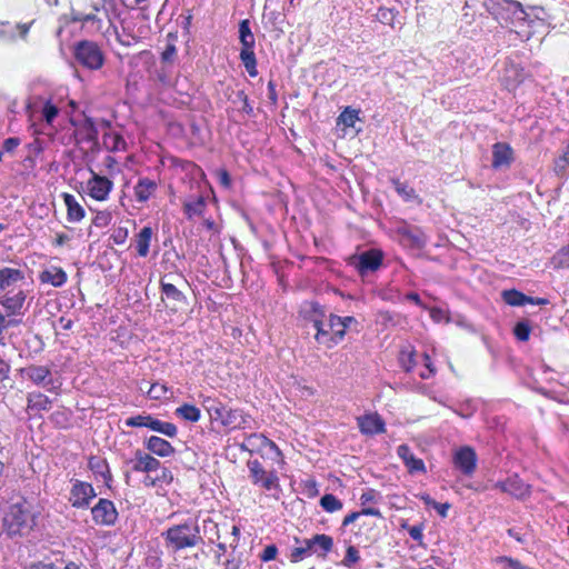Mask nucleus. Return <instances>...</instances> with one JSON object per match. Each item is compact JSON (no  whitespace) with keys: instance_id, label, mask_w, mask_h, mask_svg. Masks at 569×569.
<instances>
[{"instance_id":"nucleus-14","label":"nucleus","mask_w":569,"mask_h":569,"mask_svg":"<svg viewBox=\"0 0 569 569\" xmlns=\"http://www.w3.org/2000/svg\"><path fill=\"white\" fill-rule=\"evenodd\" d=\"M496 488L502 492L509 493L517 499H523L530 493V486L525 483L518 475L508 477L503 481H498L495 485Z\"/></svg>"},{"instance_id":"nucleus-33","label":"nucleus","mask_w":569,"mask_h":569,"mask_svg":"<svg viewBox=\"0 0 569 569\" xmlns=\"http://www.w3.org/2000/svg\"><path fill=\"white\" fill-rule=\"evenodd\" d=\"M502 299L509 306L520 307L532 301V297H528L515 289L502 291Z\"/></svg>"},{"instance_id":"nucleus-24","label":"nucleus","mask_w":569,"mask_h":569,"mask_svg":"<svg viewBox=\"0 0 569 569\" xmlns=\"http://www.w3.org/2000/svg\"><path fill=\"white\" fill-rule=\"evenodd\" d=\"M512 159V149L507 143H496L492 150V166L495 168L509 166Z\"/></svg>"},{"instance_id":"nucleus-34","label":"nucleus","mask_w":569,"mask_h":569,"mask_svg":"<svg viewBox=\"0 0 569 569\" xmlns=\"http://www.w3.org/2000/svg\"><path fill=\"white\" fill-rule=\"evenodd\" d=\"M51 407L50 399L40 393L33 392L28 396V408L33 411L49 410Z\"/></svg>"},{"instance_id":"nucleus-13","label":"nucleus","mask_w":569,"mask_h":569,"mask_svg":"<svg viewBox=\"0 0 569 569\" xmlns=\"http://www.w3.org/2000/svg\"><path fill=\"white\" fill-rule=\"evenodd\" d=\"M92 518L97 525L111 526L116 522L118 512L112 501L100 499L91 509Z\"/></svg>"},{"instance_id":"nucleus-15","label":"nucleus","mask_w":569,"mask_h":569,"mask_svg":"<svg viewBox=\"0 0 569 569\" xmlns=\"http://www.w3.org/2000/svg\"><path fill=\"white\" fill-rule=\"evenodd\" d=\"M160 286L162 299L168 300L167 307L172 311H178L187 305V297L174 284L167 282L163 278L161 279Z\"/></svg>"},{"instance_id":"nucleus-64","label":"nucleus","mask_w":569,"mask_h":569,"mask_svg":"<svg viewBox=\"0 0 569 569\" xmlns=\"http://www.w3.org/2000/svg\"><path fill=\"white\" fill-rule=\"evenodd\" d=\"M430 316L435 321H441L445 317L443 311L439 308H432L430 310Z\"/></svg>"},{"instance_id":"nucleus-35","label":"nucleus","mask_w":569,"mask_h":569,"mask_svg":"<svg viewBox=\"0 0 569 569\" xmlns=\"http://www.w3.org/2000/svg\"><path fill=\"white\" fill-rule=\"evenodd\" d=\"M240 59L249 76L256 77L258 74V70L253 48H242L240 51Z\"/></svg>"},{"instance_id":"nucleus-22","label":"nucleus","mask_w":569,"mask_h":569,"mask_svg":"<svg viewBox=\"0 0 569 569\" xmlns=\"http://www.w3.org/2000/svg\"><path fill=\"white\" fill-rule=\"evenodd\" d=\"M146 448L159 457H169L174 452V448L169 441L157 436H151L146 441Z\"/></svg>"},{"instance_id":"nucleus-29","label":"nucleus","mask_w":569,"mask_h":569,"mask_svg":"<svg viewBox=\"0 0 569 569\" xmlns=\"http://www.w3.org/2000/svg\"><path fill=\"white\" fill-rule=\"evenodd\" d=\"M152 228L143 227L136 237V249L140 257H147L152 238Z\"/></svg>"},{"instance_id":"nucleus-1","label":"nucleus","mask_w":569,"mask_h":569,"mask_svg":"<svg viewBox=\"0 0 569 569\" xmlns=\"http://www.w3.org/2000/svg\"><path fill=\"white\" fill-rule=\"evenodd\" d=\"M162 537L166 546L174 552L203 543L199 525L194 519H188L182 523L169 527L162 532Z\"/></svg>"},{"instance_id":"nucleus-30","label":"nucleus","mask_w":569,"mask_h":569,"mask_svg":"<svg viewBox=\"0 0 569 569\" xmlns=\"http://www.w3.org/2000/svg\"><path fill=\"white\" fill-rule=\"evenodd\" d=\"M328 328L331 331L330 339L333 346L339 343L346 335V329L342 323V317L330 315L328 318Z\"/></svg>"},{"instance_id":"nucleus-39","label":"nucleus","mask_w":569,"mask_h":569,"mask_svg":"<svg viewBox=\"0 0 569 569\" xmlns=\"http://www.w3.org/2000/svg\"><path fill=\"white\" fill-rule=\"evenodd\" d=\"M320 506L327 512H335L342 509V502L331 493H326L321 497Z\"/></svg>"},{"instance_id":"nucleus-36","label":"nucleus","mask_w":569,"mask_h":569,"mask_svg":"<svg viewBox=\"0 0 569 569\" xmlns=\"http://www.w3.org/2000/svg\"><path fill=\"white\" fill-rule=\"evenodd\" d=\"M312 553H317V549L313 550L310 539H305L303 541H301V545L299 547H295L291 550L290 558L291 561L298 562L305 559L306 557L311 556Z\"/></svg>"},{"instance_id":"nucleus-42","label":"nucleus","mask_w":569,"mask_h":569,"mask_svg":"<svg viewBox=\"0 0 569 569\" xmlns=\"http://www.w3.org/2000/svg\"><path fill=\"white\" fill-rule=\"evenodd\" d=\"M569 167V144L566 147L563 153L555 161V171L558 176H565Z\"/></svg>"},{"instance_id":"nucleus-58","label":"nucleus","mask_w":569,"mask_h":569,"mask_svg":"<svg viewBox=\"0 0 569 569\" xmlns=\"http://www.w3.org/2000/svg\"><path fill=\"white\" fill-rule=\"evenodd\" d=\"M19 323H20V320L7 319L6 316L0 311V327L10 328V327H16Z\"/></svg>"},{"instance_id":"nucleus-43","label":"nucleus","mask_w":569,"mask_h":569,"mask_svg":"<svg viewBox=\"0 0 569 569\" xmlns=\"http://www.w3.org/2000/svg\"><path fill=\"white\" fill-rule=\"evenodd\" d=\"M392 184L397 193L402 197L406 201H409L416 198L415 190L409 187L407 183L400 182L399 180L393 179Z\"/></svg>"},{"instance_id":"nucleus-10","label":"nucleus","mask_w":569,"mask_h":569,"mask_svg":"<svg viewBox=\"0 0 569 569\" xmlns=\"http://www.w3.org/2000/svg\"><path fill=\"white\" fill-rule=\"evenodd\" d=\"M310 307L312 310L311 322L313 328L317 330L316 340L328 348L333 347L330 339L331 331L328 328V320L322 319L325 317L322 307L319 303H310Z\"/></svg>"},{"instance_id":"nucleus-45","label":"nucleus","mask_w":569,"mask_h":569,"mask_svg":"<svg viewBox=\"0 0 569 569\" xmlns=\"http://www.w3.org/2000/svg\"><path fill=\"white\" fill-rule=\"evenodd\" d=\"M89 467L96 473L101 475L104 479L110 473L107 462L100 458L92 457L89 460Z\"/></svg>"},{"instance_id":"nucleus-6","label":"nucleus","mask_w":569,"mask_h":569,"mask_svg":"<svg viewBox=\"0 0 569 569\" xmlns=\"http://www.w3.org/2000/svg\"><path fill=\"white\" fill-rule=\"evenodd\" d=\"M126 426L133 428L147 427L150 430L162 433L169 438L176 437L178 432L176 425L161 421L151 415H138L130 417L126 420Z\"/></svg>"},{"instance_id":"nucleus-63","label":"nucleus","mask_w":569,"mask_h":569,"mask_svg":"<svg viewBox=\"0 0 569 569\" xmlns=\"http://www.w3.org/2000/svg\"><path fill=\"white\" fill-rule=\"evenodd\" d=\"M142 482H143V485L146 487H157V486H159L158 481L156 480V477L152 476L151 473H147V476L144 477Z\"/></svg>"},{"instance_id":"nucleus-47","label":"nucleus","mask_w":569,"mask_h":569,"mask_svg":"<svg viewBox=\"0 0 569 569\" xmlns=\"http://www.w3.org/2000/svg\"><path fill=\"white\" fill-rule=\"evenodd\" d=\"M111 219L112 214L110 211H98L92 219V223L98 228H104L111 222Z\"/></svg>"},{"instance_id":"nucleus-16","label":"nucleus","mask_w":569,"mask_h":569,"mask_svg":"<svg viewBox=\"0 0 569 569\" xmlns=\"http://www.w3.org/2000/svg\"><path fill=\"white\" fill-rule=\"evenodd\" d=\"M128 463L136 472L152 473L160 469V461L141 450H137L134 457Z\"/></svg>"},{"instance_id":"nucleus-17","label":"nucleus","mask_w":569,"mask_h":569,"mask_svg":"<svg viewBox=\"0 0 569 569\" xmlns=\"http://www.w3.org/2000/svg\"><path fill=\"white\" fill-rule=\"evenodd\" d=\"M358 427L363 435L372 436L385 432V421L378 413H367L357 418Z\"/></svg>"},{"instance_id":"nucleus-27","label":"nucleus","mask_w":569,"mask_h":569,"mask_svg":"<svg viewBox=\"0 0 569 569\" xmlns=\"http://www.w3.org/2000/svg\"><path fill=\"white\" fill-rule=\"evenodd\" d=\"M206 209V199L203 196H197L194 198H190L183 202V210L187 214L188 219H192L193 217H200L203 214Z\"/></svg>"},{"instance_id":"nucleus-7","label":"nucleus","mask_w":569,"mask_h":569,"mask_svg":"<svg viewBox=\"0 0 569 569\" xmlns=\"http://www.w3.org/2000/svg\"><path fill=\"white\" fill-rule=\"evenodd\" d=\"M240 449L243 451L261 452L270 458H281V451L277 445L261 433H251L246 437L244 441L240 445Z\"/></svg>"},{"instance_id":"nucleus-37","label":"nucleus","mask_w":569,"mask_h":569,"mask_svg":"<svg viewBox=\"0 0 569 569\" xmlns=\"http://www.w3.org/2000/svg\"><path fill=\"white\" fill-rule=\"evenodd\" d=\"M239 40L242 44V48L254 47V36L250 29V22L247 19L239 23Z\"/></svg>"},{"instance_id":"nucleus-44","label":"nucleus","mask_w":569,"mask_h":569,"mask_svg":"<svg viewBox=\"0 0 569 569\" xmlns=\"http://www.w3.org/2000/svg\"><path fill=\"white\" fill-rule=\"evenodd\" d=\"M360 560L359 550L355 546H349L346 551V556L341 561V565L347 568H352Z\"/></svg>"},{"instance_id":"nucleus-12","label":"nucleus","mask_w":569,"mask_h":569,"mask_svg":"<svg viewBox=\"0 0 569 569\" xmlns=\"http://www.w3.org/2000/svg\"><path fill=\"white\" fill-rule=\"evenodd\" d=\"M96 496V491L90 483L76 480L72 483L69 500L76 508H87Z\"/></svg>"},{"instance_id":"nucleus-38","label":"nucleus","mask_w":569,"mask_h":569,"mask_svg":"<svg viewBox=\"0 0 569 569\" xmlns=\"http://www.w3.org/2000/svg\"><path fill=\"white\" fill-rule=\"evenodd\" d=\"M176 415L191 422H197L200 419V410L192 405H183L177 408Z\"/></svg>"},{"instance_id":"nucleus-52","label":"nucleus","mask_w":569,"mask_h":569,"mask_svg":"<svg viewBox=\"0 0 569 569\" xmlns=\"http://www.w3.org/2000/svg\"><path fill=\"white\" fill-rule=\"evenodd\" d=\"M423 360H425V367H426V370L425 371H421L419 373V376L422 378V379H429L431 376L435 375L436 370L432 366V362L429 358V356L427 353H423Z\"/></svg>"},{"instance_id":"nucleus-61","label":"nucleus","mask_w":569,"mask_h":569,"mask_svg":"<svg viewBox=\"0 0 569 569\" xmlns=\"http://www.w3.org/2000/svg\"><path fill=\"white\" fill-rule=\"evenodd\" d=\"M433 508L437 510V512L441 516V517H447V512L450 508V505L449 503H439V502H436Z\"/></svg>"},{"instance_id":"nucleus-23","label":"nucleus","mask_w":569,"mask_h":569,"mask_svg":"<svg viewBox=\"0 0 569 569\" xmlns=\"http://www.w3.org/2000/svg\"><path fill=\"white\" fill-rule=\"evenodd\" d=\"M39 279L43 283H50L53 287H62L67 282V273L60 267H50L43 270Z\"/></svg>"},{"instance_id":"nucleus-8","label":"nucleus","mask_w":569,"mask_h":569,"mask_svg":"<svg viewBox=\"0 0 569 569\" xmlns=\"http://www.w3.org/2000/svg\"><path fill=\"white\" fill-rule=\"evenodd\" d=\"M382 259L381 251L371 249L351 257L350 264L357 269L361 277H366L380 268Z\"/></svg>"},{"instance_id":"nucleus-11","label":"nucleus","mask_w":569,"mask_h":569,"mask_svg":"<svg viewBox=\"0 0 569 569\" xmlns=\"http://www.w3.org/2000/svg\"><path fill=\"white\" fill-rule=\"evenodd\" d=\"M113 188V182L91 170V178L87 181L88 194L98 201H106Z\"/></svg>"},{"instance_id":"nucleus-21","label":"nucleus","mask_w":569,"mask_h":569,"mask_svg":"<svg viewBox=\"0 0 569 569\" xmlns=\"http://www.w3.org/2000/svg\"><path fill=\"white\" fill-rule=\"evenodd\" d=\"M158 189V183L149 178H139L133 188L134 198L138 202H147Z\"/></svg>"},{"instance_id":"nucleus-46","label":"nucleus","mask_w":569,"mask_h":569,"mask_svg":"<svg viewBox=\"0 0 569 569\" xmlns=\"http://www.w3.org/2000/svg\"><path fill=\"white\" fill-rule=\"evenodd\" d=\"M530 326L527 321H519L513 328V333L519 341H527L530 336Z\"/></svg>"},{"instance_id":"nucleus-59","label":"nucleus","mask_w":569,"mask_h":569,"mask_svg":"<svg viewBox=\"0 0 569 569\" xmlns=\"http://www.w3.org/2000/svg\"><path fill=\"white\" fill-rule=\"evenodd\" d=\"M408 533L415 541H421V539H422V528L421 527L412 526L409 528Z\"/></svg>"},{"instance_id":"nucleus-41","label":"nucleus","mask_w":569,"mask_h":569,"mask_svg":"<svg viewBox=\"0 0 569 569\" xmlns=\"http://www.w3.org/2000/svg\"><path fill=\"white\" fill-rule=\"evenodd\" d=\"M358 114V110L348 107L338 117V124L342 123L346 127H353L356 121L359 119Z\"/></svg>"},{"instance_id":"nucleus-54","label":"nucleus","mask_w":569,"mask_h":569,"mask_svg":"<svg viewBox=\"0 0 569 569\" xmlns=\"http://www.w3.org/2000/svg\"><path fill=\"white\" fill-rule=\"evenodd\" d=\"M19 144H20V139L19 138L10 137V138L4 139V141L2 143V148L7 152H12Z\"/></svg>"},{"instance_id":"nucleus-53","label":"nucleus","mask_w":569,"mask_h":569,"mask_svg":"<svg viewBox=\"0 0 569 569\" xmlns=\"http://www.w3.org/2000/svg\"><path fill=\"white\" fill-rule=\"evenodd\" d=\"M127 237H128V230L124 228H118L117 230L113 231L111 239L113 240L114 243L122 244V243H124Z\"/></svg>"},{"instance_id":"nucleus-19","label":"nucleus","mask_w":569,"mask_h":569,"mask_svg":"<svg viewBox=\"0 0 569 569\" xmlns=\"http://www.w3.org/2000/svg\"><path fill=\"white\" fill-rule=\"evenodd\" d=\"M397 455L402 460V462L405 463L406 468L410 473L426 471L425 462L412 453L409 446L400 445L397 448Z\"/></svg>"},{"instance_id":"nucleus-25","label":"nucleus","mask_w":569,"mask_h":569,"mask_svg":"<svg viewBox=\"0 0 569 569\" xmlns=\"http://www.w3.org/2000/svg\"><path fill=\"white\" fill-rule=\"evenodd\" d=\"M63 201L67 207V218L70 222H79L84 218V209L77 201L74 196L63 193Z\"/></svg>"},{"instance_id":"nucleus-57","label":"nucleus","mask_w":569,"mask_h":569,"mask_svg":"<svg viewBox=\"0 0 569 569\" xmlns=\"http://www.w3.org/2000/svg\"><path fill=\"white\" fill-rule=\"evenodd\" d=\"M27 569H60L58 566H56L53 562H43L38 561L29 565Z\"/></svg>"},{"instance_id":"nucleus-20","label":"nucleus","mask_w":569,"mask_h":569,"mask_svg":"<svg viewBox=\"0 0 569 569\" xmlns=\"http://www.w3.org/2000/svg\"><path fill=\"white\" fill-rule=\"evenodd\" d=\"M26 293L23 290H19L17 293L10 296L4 295L0 298V305L7 310L9 316L22 315V309L26 302Z\"/></svg>"},{"instance_id":"nucleus-18","label":"nucleus","mask_w":569,"mask_h":569,"mask_svg":"<svg viewBox=\"0 0 569 569\" xmlns=\"http://www.w3.org/2000/svg\"><path fill=\"white\" fill-rule=\"evenodd\" d=\"M476 453L469 448L459 449L453 457V462L465 475H471L476 469Z\"/></svg>"},{"instance_id":"nucleus-31","label":"nucleus","mask_w":569,"mask_h":569,"mask_svg":"<svg viewBox=\"0 0 569 569\" xmlns=\"http://www.w3.org/2000/svg\"><path fill=\"white\" fill-rule=\"evenodd\" d=\"M400 236L401 241L405 244L411 246L413 248H423L426 244L423 234L418 230L405 228L400 230Z\"/></svg>"},{"instance_id":"nucleus-56","label":"nucleus","mask_w":569,"mask_h":569,"mask_svg":"<svg viewBox=\"0 0 569 569\" xmlns=\"http://www.w3.org/2000/svg\"><path fill=\"white\" fill-rule=\"evenodd\" d=\"M237 97L242 101V111L247 114L252 113L253 109L249 103L248 96L243 91H238Z\"/></svg>"},{"instance_id":"nucleus-32","label":"nucleus","mask_w":569,"mask_h":569,"mask_svg":"<svg viewBox=\"0 0 569 569\" xmlns=\"http://www.w3.org/2000/svg\"><path fill=\"white\" fill-rule=\"evenodd\" d=\"M313 550L317 549V553L319 557L325 558L326 553L329 552L333 547V540L330 536L327 535H315L310 538Z\"/></svg>"},{"instance_id":"nucleus-5","label":"nucleus","mask_w":569,"mask_h":569,"mask_svg":"<svg viewBox=\"0 0 569 569\" xmlns=\"http://www.w3.org/2000/svg\"><path fill=\"white\" fill-rule=\"evenodd\" d=\"M76 60L90 70H98L104 62L103 53L100 47L93 42L83 40L80 41L74 48Z\"/></svg>"},{"instance_id":"nucleus-48","label":"nucleus","mask_w":569,"mask_h":569,"mask_svg":"<svg viewBox=\"0 0 569 569\" xmlns=\"http://www.w3.org/2000/svg\"><path fill=\"white\" fill-rule=\"evenodd\" d=\"M156 475V480L158 481L159 485H162V483H170L172 482L173 480V476H172V472L167 468V467H163L161 463H160V469H158V471H153Z\"/></svg>"},{"instance_id":"nucleus-28","label":"nucleus","mask_w":569,"mask_h":569,"mask_svg":"<svg viewBox=\"0 0 569 569\" xmlns=\"http://www.w3.org/2000/svg\"><path fill=\"white\" fill-rule=\"evenodd\" d=\"M23 279V273L19 269H0V295L9 289L13 283Z\"/></svg>"},{"instance_id":"nucleus-60","label":"nucleus","mask_w":569,"mask_h":569,"mask_svg":"<svg viewBox=\"0 0 569 569\" xmlns=\"http://www.w3.org/2000/svg\"><path fill=\"white\" fill-rule=\"evenodd\" d=\"M376 496H377V492L375 490H372V489L366 490L360 497L361 503L366 505V503L373 501Z\"/></svg>"},{"instance_id":"nucleus-55","label":"nucleus","mask_w":569,"mask_h":569,"mask_svg":"<svg viewBox=\"0 0 569 569\" xmlns=\"http://www.w3.org/2000/svg\"><path fill=\"white\" fill-rule=\"evenodd\" d=\"M277 552H278V550H277V547H276V546H273V545H271V546H267V547L263 549V552H262V555H261V559H262L263 561H270V560H272V559H274V558H276Z\"/></svg>"},{"instance_id":"nucleus-2","label":"nucleus","mask_w":569,"mask_h":569,"mask_svg":"<svg viewBox=\"0 0 569 569\" xmlns=\"http://www.w3.org/2000/svg\"><path fill=\"white\" fill-rule=\"evenodd\" d=\"M487 11L502 26L532 22L522 4L516 0H483Z\"/></svg>"},{"instance_id":"nucleus-9","label":"nucleus","mask_w":569,"mask_h":569,"mask_svg":"<svg viewBox=\"0 0 569 569\" xmlns=\"http://www.w3.org/2000/svg\"><path fill=\"white\" fill-rule=\"evenodd\" d=\"M247 466L253 485H259L268 491L278 488L279 479L274 471H266L258 460H249Z\"/></svg>"},{"instance_id":"nucleus-51","label":"nucleus","mask_w":569,"mask_h":569,"mask_svg":"<svg viewBox=\"0 0 569 569\" xmlns=\"http://www.w3.org/2000/svg\"><path fill=\"white\" fill-rule=\"evenodd\" d=\"M58 108L51 103L50 101H47L42 109V114L47 123H51L54 118L58 116Z\"/></svg>"},{"instance_id":"nucleus-4","label":"nucleus","mask_w":569,"mask_h":569,"mask_svg":"<svg viewBox=\"0 0 569 569\" xmlns=\"http://www.w3.org/2000/svg\"><path fill=\"white\" fill-rule=\"evenodd\" d=\"M203 406L211 420L219 421L223 427L231 429H246L248 427L250 417L241 410L228 408L221 401L212 398H207Z\"/></svg>"},{"instance_id":"nucleus-40","label":"nucleus","mask_w":569,"mask_h":569,"mask_svg":"<svg viewBox=\"0 0 569 569\" xmlns=\"http://www.w3.org/2000/svg\"><path fill=\"white\" fill-rule=\"evenodd\" d=\"M551 264L558 269L569 268V244L556 252L551 258Z\"/></svg>"},{"instance_id":"nucleus-50","label":"nucleus","mask_w":569,"mask_h":569,"mask_svg":"<svg viewBox=\"0 0 569 569\" xmlns=\"http://www.w3.org/2000/svg\"><path fill=\"white\" fill-rule=\"evenodd\" d=\"M168 389L162 383H159V382H156V383H152L148 390V396L151 398V399H161L166 396Z\"/></svg>"},{"instance_id":"nucleus-49","label":"nucleus","mask_w":569,"mask_h":569,"mask_svg":"<svg viewBox=\"0 0 569 569\" xmlns=\"http://www.w3.org/2000/svg\"><path fill=\"white\" fill-rule=\"evenodd\" d=\"M498 562L505 563V569H533L529 566L523 565L518 559H513L510 557H500Z\"/></svg>"},{"instance_id":"nucleus-26","label":"nucleus","mask_w":569,"mask_h":569,"mask_svg":"<svg viewBox=\"0 0 569 569\" xmlns=\"http://www.w3.org/2000/svg\"><path fill=\"white\" fill-rule=\"evenodd\" d=\"M24 375L36 385L47 386L51 382V372L43 366H31L24 369Z\"/></svg>"},{"instance_id":"nucleus-62","label":"nucleus","mask_w":569,"mask_h":569,"mask_svg":"<svg viewBox=\"0 0 569 569\" xmlns=\"http://www.w3.org/2000/svg\"><path fill=\"white\" fill-rule=\"evenodd\" d=\"M360 516H361L360 511L359 512H351V513H349L348 516L345 517V519L342 521V525L345 527L349 526V525L353 523Z\"/></svg>"},{"instance_id":"nucleus-3","label":"nucleus","mask_w":569,"mask_h":569,"mask_svg":"<svg viewBox=\"0 0 569 569\" xmlns=\"http://www.w3.org/2000/svg\"><path fill=\"white\" fill-rule=\"evenodd\" d=\"M34 525L32 506L27 500L12 503L4 516L3 527L6 532L13 536H21L29 531Z\"/></svg>"}]
</instances>
